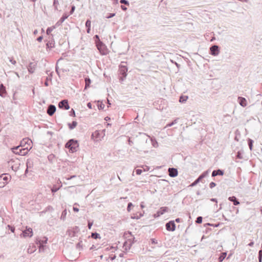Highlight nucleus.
<instances>
[{
    "label": "nucleus",
    "instance_id": "57",
    "mask_svg": "<svg viewBox=\"0 0 262 262\" xmlns=\"http://www.w3.org/2000/svg\"><path fill=\"white\" fill-rule=\"evenodd\" d=\"M59 68L57 66V63H56V67H55V71H56V72L57 73V74L59 75Z\"/></svg>",
    "mask_w": 262,
    "mask_h": 262
},
{
    "label": "nucleus",
    "instance_id": "14",
    "mask_svg": "<svg viewBox=\"0 0 262 262\" xmlns=\"http://www.w3.org/2000/svg\"><path fill=\"white\" fill-rule=\"evenodd\" d=\"M35 68V64L33 62H30L28 67V70L30 73H34Z\"/></svg>",
    "mask_w": 262,
    "mask_h": 262
},
{
    "label": "nucleus",
    "instance_id": "22",
    "mask_svg": "<svg viewBox=\"0 0 262 262\" xmlns=\"http://www.w3.org/2000/svg\"><path fill=\"white\" fill-rule=\"evenodd\" d=\"M84 81H85L84 89H87L88 88L90 87V84L91 83V80L90 78L86 77V78H85Z\"/></svg>",
    "mask_w": 262,
    "mask_h": 262
},
{
    "label": "nucleus",
    "instance_id": "34",
    "mask_svg": "<svg viewBox=\"0 0 262 262\" xmlns=\"http://www.w3.org/2000/svg\"><path fill=\"white\" fill-rule=\"evenodd\" d=\"M94 39L95 40V44L96 45L98 42L101 41L100 39L99 36L98 35H95L94 36Z\"/></svg>",
    "mask_w": 262,
    "mask_h": 262
},
{
    "label": "nucleus",
    "instance_id": "53",
    "mask_svg": "<svg viewBox=\"0 0 262 262\" xmlns=\"http://www.w3.org/2000/svg\"><path fill=\"white\" fill-rule=\"evenodd\" d=\"M216 186V184L214 183V182H211L210 184H209V187L212 189L213 188V187H214L215 186Z\"/></svg>",
    "mask_w": 262,
    "mask_h": 262
},
{
    "label": "nucleus",
    "instance_id": "33",
    "mask_svg": "<svg viewBox=\"0 0 262 262\" xmlns=\"http://www.w3.org/2000/svg\"><path fill=\"white\" fill-rule=\"evenodd\" d=\"M8 178L6 176H4V174L0 176V181H3L4 182L7 183Z\"/></svg>",
    "mask_w": 262,
    "mask_h": 262
},
{
    "label": "nucleus",
    "instance_id": "11",
    "mask_svg": "<svg viewBox=\"0 0 262 262\" xmlns=\"http://www.w3.org/2000/svg\"><path fill=\"white\" fill-rule=\"evenodd\" d=\"M168 171L169 173V176L170 177H172V178L175 177L178 174L177 169L174 168H169L168 169Z\"/></svg>",
    "mask_w": 262,
    "mask_h": 262
},
{
    "label": "nucleus",
    "instance_id": "30",
    "mask_svg": "<svg viewBox=\"0 0 262 262\" xmlns=\"http://www.w3.org/2000/svg\"><path fill=\"white\" fill-rule=\"evenodd\" d=\"M151 244H158L159 247L162 246V244L160 243L159 244H158V241L155 238H151L150 239Z\"/></svg>",
    "mask_w": 262,
    "mask_h": 262
},
{
    "label": "nucleus",
    "instance_id": "60",
    "mask_svg": "<svg viewBox=\"0 0 262 262\" xmlns=\"http://www.w3.org/2000/svg\"><path fill=\"white\" fill-rule=\"evenodd\" d=\"M42 38H43V37L42 36H39L38 37H37V40L39 42H40L41 41V40H42Z\"/></svg>",
    "mask_w": 262,
    "mask_h": 262
},
{
    "label": "nucleus",
    "instance_id": "63",
    "mask_svg": "<svg viewBox=\"0 0 262 262\" xmlns=\"http://www.w3.org/2000/svg\"><path fill=\"white\" fill-rule=\"evenodd\" d=\"M121 8L123 11H126L127 10V8L123 5L121 6Z\"/></svg>",
    "mask_w": 262,
    "mask_h": 262
},
{
    "label": "nucleus",
    "instance_id": "9",
    "mask_svg": "<svg viewBox=\"0 0 262 262\" xmlns=\"http://www.w3.org/2000/svg\"><path fill=\"white\" fill-rule=\"evenodd\" d=\"M56 110V108L54 105L50 104L48 107L47 113L49 116H52L55 113Z\"/></svg>",
    "mask_w": 262,
    "mask_h": 262
},
{
    "label": "nucleus",
    "instance_id": "4",
    "mask_svg": "<svg viewBox=\"0 0 262 262\" xmlns=\"http://www.w3.org/2000/svg\"><path fill=\"white\" fill-rule=\"evenodd\" d=\"M97 49L101 55H106L107 53V49L105 45L102 42L100 41L96 45Z\"/></svg>",
    "mask_w": 262,
    "mask_h": 262
},
{
    "label": "nucleus",
    "instance_id": "28",
    "mask_svg": "<svg viewBox=\"0 0 262 262\" xmlns=\"http://www.w3.org/2000/svg\"><path fill=\"white\" fill-rule=\"evenodd\" d=\"M253 143V141L252 139H248V145H249V148L251 150H252Z\"/></svg>",
    "mask_w": 262,
    "mask_h": 262
},
{
    "label": "nucleus",
    "instance_id": "15",
    "mask_svg": "<svg viewBox=\"0 0 262 262\" xmlns=\"http://www.w3.org/2000/svg\"><path fill=\"white\" fill-rule=\"evenodd\" d=\"M228 200L232 202L234 205L235 206H237L239 204V202L237 200L236 197L234 196L229 197Z\"/></svg>",
    "mask_w": 262,
    "mask_h": 262
},
{
    "label": "nucleus",
    "instance_id": "39",
    "mask_svg": "<svg viewBox=\"0 0 262 262\" xmlns=\"http://www.w3.org/2000/svg\"><path fill=\"white\" fill-rule=\"evenodd\" d=\"M59 187H57L54 186L51 188V191L53 193H54L55 192H57L59 189Z\"/></svg>",
    "mask_w": 262,
    "mask_h": 262
},
{
    "label": "nucleus",
    "instance_id": "10",
    "mask_svg": "<svg viewBox=\"0 0 262 262\" xmlns=\"http://www.w3.org/2000/svg\"><path fill=\"white\" fill-rule=\"evenodd\" d=\"M210 50L211 55L213 56H216L219 54V48L218 46L213 45L210 48Z\"/></svg>",
    "mask_w": 262,
    "mask_h": 262
},
{
    "label": "nucleus",
    "instance_id": "55",
    "mask_svg": "<svg viewBox=\"0 0 262 262\" xmlns=\"http://www.w3.org/2000/svg\"><path fill=\"white\" fill-rule=\"evenodd\" d=\"M93 225V222L90 221H88V227L89 229H90Z\"/></svg>",
    "mask_w": 262,
    "mask_h": 262
},
{
    "label": "nucleus",
    "instance_id": "44",
    "mask_svg": "<svg viewBox=\"0 0 262 262\" xmlns=\"http://www.w3.org/2000/svg\"><path fill=\"white\" fill-rule=\"evenodd\" d=\"M54 157H55V156L53 154H50V155H49L48 156V159L49 161L52 162V160L54 158Z\"/></svg>",
    "mask_w": 262,
    "mask_h": 262
},
{
    "label": "nucleus",
    "instance_id": "13",
    "mask_svg": "<svg viewBox=\"0 0 262 262\" xmlns=\"http://www.w3.org/2000/svg\"><path fill=\"white\" fill-rule=\"evenodd\" d=\"M224 174V172L223 170L221 169L214 170L212 172V177H214L216 176H223Z\"/></svg>",
    "mask_w": 262,
    "mask_h": 262
},
{
    "label": "nucleus",
    "instance_id": "2",
    "mask_svg": "<svg viewBox=\"0 0 262 262\" xmlns=\"http://www.w3.org/2000/svg\"><path fill=\"white\" fill-rule=\"evenodd\" d=\"M66 148L69 149V152L74 153L76 152L79 149V143L78 140L71 139L68 140L64 145Z\"/></svg>",
    "mask_w": 262,
    "mask_h": 262
},
{
    "label": "nucleus",
    "instance_id": "32",
    "mask_svg": "<svg viewBox=\"0 0 262 262\" xmlns=\"http://www.w3.org/2000/svg\"><path fill=\"white\" fill-rule=\"evenodd\" d=\"M82 241H80L77 244H76V248L78 249L79 250H81L82 249Z\"/></svg>",
    "mask_w": 262,
    "mask_h": 262
},
{
    "label": "nucleus",
    "instance_id": "1",
    "mask_svg": "<svg viewBox=\"0 0 262 262\" xmlns=\"http://www.w3.org/2000/svg\"><path fill=\"white\" fill-rule=\"evenodd\" d=\"M31 148V146L24 139L21 142L20 145L15 146L12 148L11 149L12 152L16 155L25 156Z\"/></svg>",
    "mask_w": 262,
    "mask_h": 262
},
{
    "label": "nucleus",
    "instance_id": "61",
    "mask_svg": "<svg viewBox=\"0 0 262 262\" xmlns=\"http://www.w3.org/2000/svg\"><path fill=\"white\" fill-rule=\"evenodd\" d=\"M6 182H4L3 181H0V187H3L5 186Z\"/></svg>",
    "mask_w": 262,
    "mask_h": 262
},
{
    "label": "nucleus",
    "instance_id": "17",
    "mask_svg": "<svg viewBox=\"0 0 262 262\" xmlns=\"http://www.w3.org/2000/svg\"><path fill=\"white\" fill-rule=\"evenodd\" d=\"M26 166L27 167V169H30V168H32L33 167V161L32 159H28L27 160Z\"/></svg>",
    "mask_w": 262,
    "mask_h": 262
},
{
    "label": "nucleus",
    "instance_id": "6",
    "mask_svg": "<svg viewBox=\"0 0 262 262\" xmlns=\"http://www.w3.org/2000/svg\"><path fill=\"white\" fill-rule=\"evenodd\" d=\"M58 107L60 108L68 110L70 108V105L67 99H63L58 103Z\"/></svg>",
    "mask_w": 262,
    "mask_h": 262
},
{
    "label": "nucleus",
    "instance_id": "19",
    "mask_svg": "<svg viewBox=\"0 0 262 262\" xmlns=\"http://www.w3.org/2000/svg\"><path fill=\"white\" fill-rule=\"evenodd\" d=\"M91 21L90 19H87L85 22V27L86 28V32L90 33L91 31Z\"/></svg>",
    "mask_w": 262,
    "mask_h": 262
},
{
    "label": "nucleus",
    "instance_id": "47",
    "mask_svg": "<svg viewBox=\"0 0 262 262\" xmlns=\"http://www.w3.org/2000/svg\"><path fill=\"white\" fill-rule=\"evenodd\" d=\"M69 115L70 116L74 117L75 116V111L72 108L71 110L69 112Z\"/></svg>",
    "mask_w": 262,
    "mask_h": 262
},
{
    "label": "nucleus",
    "instance_id": "62",
    "mask_svg": "<svg viewBox=\"0 0 262 262\" xmlns=\"http://www.w3.org/2000/svg\"><path fill=\"white\" fill-rule=\"evenodd\" d=\"M254 242L252 241L249 244H248V246L249 247H253L254 245Z\"/></svg>",
    "mask_w": 262,
    "mask_h": 262
},
{
    "label": "nucleus",
    "instance_id": "20",
    "mask_svg": "<svg viewBox=\"0 0 262 262\" xmlns=\"http://www.w3.org/2000/svg\"><path fill=\"white\" fill-rule=\"evenodd\" d=\"M77 125V122L76 121H73L72 123H69L68 125L70 129H73Z\"/></svg>",
    "mask_w": 262,
    "mask_h": 262
},
{
    "label": "nucleus",
    "instance_id": "16",
    "mask_svg": "<svg viewBox=\"0 0 262 262\" xmlns=\"http://www.w3.org/2000/svg\"><path fill=\"white\" fill-rule=\"evenodd\" d=\"M6 95V91L5 89V87L3 85V84H1L0 85V96L5 97Z\"/></svg>",
    "mask_w": 262,
    "mask_h": 262
},
{
    "label": "nucleus",
    "instance_id": "50",
    "mask_svg": "<svg viewBox=\"0 0 262 262\" xmlns=\"http://www.w3.org/2000/svg\"><path fill=\"white\" fill-rule=\"evenodd\" d=\"M41 239H40L39 238H37L35 241L36 244L39 245V246L42 245V244H41Z\"/></svg>",
    "mask_w": 262,
    "mask_h": 262
},
{
    "label": "nucleus",
    "instance_id": "43",
    "mask_svg": "<svg viewBox=\"0 0 262 262\" xmlns=\"http://www.w3.org/2000/svg\"><path fill=\"white\" fill-rule=\"evenodd\" d=\"M120 3L122 4H124L125 5L128 6L129 3L127 0H120Z\"/></svg>",
    "mask_w": 262,
    "mask_h": 262
},
{
    "label": "nucleus",
    "instance_id": "3",
    "mask_svg": "<svg viewBox=\"0 0 262 262\" xmlns=\"http://www.w3.org/2000/svg\"><path fill=\"white\" fill-rule=\"evenodd\" d=\"M128 69L126 66L120 65L119 69V79L120 81H123L127 76Z\"/></svg>",
    "mask_w": 262,
    "mask_h": 262
},
{
    "label": "nucleus",
    "instance_id": "64",
    "mask_svg": "<svg viewBox=\"0 0 262 262\" xmlns=\"http://www.w3.org/2000/svg\"><path fill=\"white\" fill-rule=\"evenodd\" d=\"M157 108L158 110H163V108H164V105L161 104L160 106H159V107H157Z\"/></svg>",
    "mask_w": 262,
    "mask_h": 262
},
{
    "label": "nucleus",
    "instance_id": "58",
    "mask_svg": "<svg viewBox=\"0 0 262 262\" xmlns=\"http://www.w3.org/2000/svg\"><path fill=\"white\" fill-rule=\"evenodd\" d=\"M48 80V77H46V81L45 82V85L46 86H48L49 85Z\"/></svg>",
    "mask_w": 262,
    "mask_h": 262
},
{
    "label": "nucleus",
    "instance_id": "23",
    "mask_svg": "<svg viewBox=\"0 0 262 262\" xmlns=\"http://www.w3.org/2000/svg\"><path fill=\"white\" fill-rule=\"evenodd\" d=\"M164 214V207H161L160 210L154 214V217H157Z\"/></svg>",
    "mask_w": 262,
    "mask_h": 262
},
{
    "label": "nucleus",
    "instance_id": "48",
    "mask_svg": "<svg viewBox=\"0 0 262 262\" xmlns=\"http://www.w3.org/2000/svg\"><path fill=\"white\" fill-rule=\"evenodd\" d=\"M200 181V180L198 178L197 179H196L191 184V186H194L195 185H196Z\"/></svg>",
    "mask_w": 262,
    "mask_h": 262
},
{
    "label": "nucleus",
    "instance_id": "52",
    "mask_svg": "<svg viewBox=\"0 0 262 262\" xmlns=\"http://www.w3.org/2000/svg\"><path fill=\"white\" fill-rule=\"evenodd\" d=\"M142 170L141 169H137L136 170V173L137 175H140L142 173Z\"/></svg>",
    "mask_w": 262,
    "mask_h": 262
},
{
    "label": "nucleus",
    "instance_id": "51",
    "mask_svg": "<svg viewBox=\"0 0 262 262\" xmlns=\"http://www.w3.org/2000/svg\"><path fill=\"white\" fill-rule=\"evenodd\" d=\"M9 58V61L10 62H11L12 64H15L16 62L15 60H14L12 58H11V57H8Z\"/></svg>",
    "mask_w": 262,
    "mask_h": 262
},
{
    "label": "nucleus",
    "instance_id": "41",
    "mask_svg": "<svg viewBox=\"0 0 262 262\" xmlns=\"http://www.w3.org/2000/svg\"><path fill=\"white\" fill-rule=\"evenodd\" d=\"M143 215L140 213H139V215H137V214H135L134 215V216H132V219H140Z\"/></svg>",
    "mask_w": 262,
    "mask_h": 262
},
{
    "label": "nucleus",
    "instance_id": "25",
    "mask_svg": "<svg viewBox=\"0 0 262 262\" xmlns=\"http://www.w3.org/2000/svg\"><path fill=\"white\" fill-rule=\"evenodd\" d=\"M67 214V211L65 209L64 210H63L62 211V212L61 213V216H60V219L61 220L64 221L66 220V218Z\"/></svg>",
    "mask_w": 262,
    "mask_h": 262
},
{
    "label": "nucleus",
    "instance_id": "27",
    "mask_svg": "<svg viewBox=\"0 0 262 262\" xmlns=\"http://www.w3.org/2000/svg\"><path fill=\"white\" fill-rule=\"evenodd\" d=\"M91 237L94 239L100 238V235L97 232H92L91 233Z\"/></svg>",
    "mask_w": 262,
    "mask_h": 262
},
{
    "label": "nucleus",
    "instance_id": "46",
    "mask_svg": "<svg viewBox=\"0 0 262 262\" xmlns=\"http://www.w3.org/2000/svg\"><path fill=\"white\" fill-rule=\"evenodd\" d=\"M9 230H10L12 233H14L15 231V227L14 226H12L11 225H8L7 226Z\"/></svg>",
    "mask_w": 262,
    "mask_h": 262
},
{
    "label": "nucleus",
    "instance_id": "24",
    "mask_svg": "<svg viewBox=\"0 0 262 262\" xmlns=\"http://www.w3.org/2000/svg\"><path fill=\"white\" fill-rule=\"evenodd\" d=\"M188 97L186 95H182L180 97L179 102L180 103H185L188 99Z\"/></svg>",
    "mask_w": 262,
    "mask_h": 262
},
{
    "label": "nucleus",
    "instance_id": "29",
    "mask_svg": "<svg viewBox=\"0 0 262 262\" xmlns=\"http://www.w3.org/2000/svg\"><path fill=\"white\" fill-rule=\"evenodd\" d=\"M56 27L55 26V25L54 26H53L52 27H49L47 28V30H46V33L48 34V35H49L51 32L53 31V30L54 29H55Z\"/></svg>",
    "mask_w": 262,
    "mask_h": 262
},
{
    "label": "nucleus",
    "instance_id": "35",
    "mask_svg": "<svg viewBox=\"0 0 262 262\" xmlns=\"http://www.w3.org/2000/svg\"><path fill=\"white\" fill-rule=\"evenodd\" d=\"M177 120L176 119L174 121H172L171 122L167 124V125L166 126H165V128L166 127H170L172 125H173V124H176L177 123Z\"/></svg>",
    "mask_w": 262,
    "mask_h": 262
},
{
    "label": "nucleus",
    "instance_id": "40",
    "mask_svg": "<svg viewBox=\"0 0 262 262\" xmlns=\"http://www.w3.org/2000/svg\"><path fill=\"white\" fill-rule=\"evenodd\" d=\"M258 261L259 262L262 261V250H259L258 252Z\"/></svg>",
    "mask_w": 262,
    "mask_h": 262
},
{
    "label": "nucleus",
    "instance_id": "21",
    "mask_svg": "<svg viewBox=\"0 0 262 262\" xmlns=\"http://www.w3.org/2000/svg\"><path fill=\"white\" fill-rule=\"evenodd\" d=\"M54 44H55V42H54V41L53 40H50V41H49L47 43H46V47L47 49H51L53 48L54 47Z\"/></svg>",
    "mask_w": 262,
    "mask_h": 262
},
{
    "label": "nucleus",
    "instance_id": "8",
    "mask_svg": "<svg viewBox=\"0 0 262 262\" xmlns=\"http://www.w3.org/2000/svg\"><path fill=\"white\" fill-rule=\"evenodd\" d=\"M166 229L168 231H174L176 229V224L174 221H170L165 225Z\"/></svg>",
    "mask_w": 262,
    "mask_h": 262
},
{
    "label": "nucleus",
    "instance_id": "26",
    "mask_svg": "<svg viewBox=\"0 0 262 262\" xmlns=\"http://www.w3.org/2000/svg\"><path fill=\"white\" fill-rule=\"evenodd\" d=\"M226 255H227V253L226 252H223V253H222L221 255L219 257V261L220 262H222L225 259V258L226 257Z\"/></svg>",
    "mask_w": 262,
    "mask_h": 262
},
{
    "label": "nucleus",
    "instance_id": "42",
    "mask_svg": "<svg viewBox=\"0 0 262 262\" xmlns=\"http://www.w3.org/2000/svg\"><path fill=\"white\" fill-rule=\"evenodd\" d=\"M203 218L202 216H198L196 218V220L195 221V222L198 224H201L202 222Z\"/></svg>",
    "mask_w": 262,
    "mask_h": 262
},
{
    "label": "nucleus",
    "instance_id": "12",
    "mask_svg": "<svg viewBox=\"0 0 262 262\" xmlns=\"http://www.w3.org/2000/svg\"><path fill=\"white\" fill-rule=\"evenodd\" d=\"M69 17V15L67 14H63L62 17L60 18V19L56 23L55 26L56 27L60 26L62 23Z\"/></svg>",
    "mask_w": 262,
    "mask_h": 262
},
{
    "label": "nucleus",
    "instance_id": "45",
    "mask_svg": "<svg viewBox=\"0 0 262 262\" xmlns=\"http://www.w3.org/2000/svg\"><path fill=\"white\" fill-rule=\"evenodd\" d=\"M236 158L239 159H242L243 158V155L240 151H238L237 153Z\"/></svg>",
    "mask_w": 262,
    "mask_h": 262
},
{
    "label": "nucleus",
    "instance_id": "31",
    "mask_svg": "<svg viewBox=\"0 0 262 262\" xmlns=\"http://www.w3.org/2000/svg\"><path fill=\"white\" fill-rule=\"evenodd\" d=\"M104 104L102 102H98V108L99 110H103L104 107Z\"/></svg>",
    "mask_w": 262,
    "mask_h": 262
},
{
    "label": "nucleus",
    "instance_id": "49",
    "mask_svg": "<svg viewBox=\"0 0 262 262\" xmlns=\"http://www.w3.org/2000/svg\"><path fill=\"white\" fill-rule=\"evenodd\" d=\"M75 10V6L74 5H72L71 6V9L70 11V14H72L73 13V12H74Z\"/></svg>",
    "mask_w": 262,
    "mask_h": 262
},
{
    "label": "nucleus",
    "instance_id": "54",
    "mask_svg": "<svg viewBox=\"0 0 262 262\" xmlns=\"http://www.w3.org/2000/svg\"><path fill=\"white\" fill-rule=\"evenodd\" d=\"M115 15V13H109L108 15L106 16V18H111L113 17H114Z\"/></svg>",
    "mask_w": 262,
    "mask_h": 262
},
{
    "label": "nucleus",
    "instance_id": "59",
    "mask_svg": "<svg viewBox=\"0 0 262 262\" xmlns=\"http://www.w3.org/2000/svg\"><path fill=\"white\" fill-rule=\"evenodd\" d=\"M35 251V250H32V249H31L30 248H29L28 249V252L29 253H31V254L33 253Z\"/></svg>",
    "mask_w": 262,
    "mask_h": 262
},
{
    "label": "nucleus",
    "instance_id": "7",
    "mask_svg": "<svg viewBox=\"0 0 262 262\" xmlns=\"http://www.w3.org/2000/svg\"><path fill=\"white\" fill-rule=\"evenodd\" d=\"M20 236H23L24 237H31L33 236V230L31 228L26 227V230H24Z\"/></svg>",
    "mask_w": 262,
    "mask_h": 262
},
{
    "label": "nucleus",
    "instance_id": "37",
    "mask_svg": "<svg viewBox=\"0 0 262 262\" xmlns=\"http://www.w3.org/2000/svg\"><path fill=\"white\" fill-rule=\"evenodd\" d=\"M132 207H134V205L133 204V203L132 202L128 203L127 207V211L128 212H130L131 210V208Z\"/></svg>",
    "mask_w": 262,
    "mask_h": 262
},
{
    "label": "nucleus",
    "instance_id": "5",
    "mask_svg": "<svg viewBox=\"0 0 262 262\" xmlns=\"http://www.w3.org/2000/svg\"><path fill=\"white\" fill-rule=\"evenodd\" d=\"M80 231V229L78 226L74 227L72 229H68L67 231V234L71 237L77 236V234Z\"/></svg>",
    "mask_w": 262,
    "mask_h": 262
},
{
    "label": "nucleus",
    "instance_id": "38",
    "mask_svg": "<svg viewBox=\"0 0 262 262\" xmlns=\"http://www.w3.org/2000/svg\"><path fill=\"white\" fill-rule=\"evenodd\" d=\"M48 241V238L46 236H44L42 238V239H41V244L45 245L46 244H47Z\"/></svg>",
    "mask_w": 262,
    "mask_h": 262
},
{
    "label": "nucleus",
    "instance_id": "36",
    "mask_svg": "<svg viewBox=\"0 0 262 262\" xmlns=\"http://www.w3.org/2000/svg\"><path fill=\"white\" fill-rule=\"evenodd\" d=\"M46 245H41L39 246V252H43L45 251Z\"/></svg>",
    "mask_w": 262,
    "mask_h": 262
},
{
    "label": "nucleus",
    "instance_id": "18",
    "mask_svg": "<svg viewBox=\"0 0 262 262\" xmlns=\"http://www.w3.org/2000/svg\"><path fill=\"white\" fill-rule=\"evenodd\" d=\"M238 99L239 100V104L241 106L245 107L247 105V101L245 98L239 97Z\"/></svg>",
    "mask_w": 262,
    "mask_h": 262
},
{
    "label": "nucleus",
    "instance_id": "56",
    "mask_svg": "<svg viewBox=\"0 0 262 262\" xmlns=\"http://www.w3.org/2000/svg\"><path fill=\"white\" fill-rule=\"evenodd\" d=\"M208 171H205L203 172L202 173V176H203L204 178L205 177H206L208 175Z\"/></svg>",
    "mask_w": 262,
    "mask_h": 262
}]
</instances>
